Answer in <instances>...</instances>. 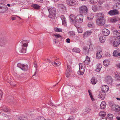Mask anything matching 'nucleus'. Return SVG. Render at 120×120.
Returning a JSON list of instances; mask_svg holds the SVG:
<instances>
[{
  "label": "nucleus",
  "instance_id": "nucleus-1",
  "mask_svg": "<svg viewBox=\"0 0 120 120\" xmlns=\"http://www.w3.org/2000/svg\"><path fill=\"white\" fill-rule=\"evenodd\" d=\"M96 16L98 17L96 22L97 25L100 26L104 25L105 23V20L104 18V15L101 13H97Z\"/></svg>",
  "mask_w": 120,
  "mask_h": 120
},
{
  "label": "nucleus",
  "instance_id": "nucleus-2",
  "mask_svg": "<svg viewBox=\"0 0 120 120\" xmlns=\"http://www.w3.org/2000/svg\"><path fill=\"white\" fill-rule=\"evenodd\" d=\"M49 15V17L52 19H55L56 14V10L54 8L51 7H49L47 8Z\"/></svg>",
  "mask_w": 120,
  "mask_h": 120
},
{
  "label": "nucleus",
  "instance_id": "nucleus-3",
  "mask_svg": "<svg viewBox=\"0 0 120 120\" xmlns=\"http://www.w3.org/2000/svg\"><path fill=\"white\" fill-rule=\"evenodd\" d=\"M79 70L77 72L78 74L79 75H83L84 73L85 69V65L83 64H79Z\"/></svg>",
  "mask_w": 120,
  "mask_h": 120
},
{
  "label": "nucleus",
  "instance_id": "nucleus-4",
  "mask_svg": "<svg viewBox=\"0 0 120 120\" xmlns=\"http://www.w3.org/2000/svg\"><path fill=\"white\" fill-rule=\"evenodd\" d=\"M80 13L84 15L86 14L87 12L88 9L86 6H83L79 8Z\"/></svg>",
  "mask_w": 120,
  "mask_h": 120
},
{
  "label": "nucleus",
  "instance_id": "nucleus-5",
  "mask_svg": "<svg viewBox=\"0 0 120 120\" xmlns=\"http://www.w3.org/2000/svg\"><path fill=\"white\" fill-rule=\"evenodd\" d=\"M7 9V7L6 5L1 4L0 5V13H4Z\"/></svg>",
  "mask_w": 120,
  "mask_h": 120
},
{
  "label": "nucleus",
  "instance_id": "nucleus-6",
  "mask_svg": "<svg viewBox=\"0 0 120 120\" xmlns=\"http://www.w3.org/2000/svg\"><path fill=\"white\" fill-rule=\"evenodd\" d=\"M70 21L71 23H76L77 22V19L75 16L71 14L69 16Z\"/></svg>",
  "mask_w": 120,
  "mask_h": 120
},
{
  "label": "nucleus",
  "instance_id": "nucleus-7",
  "mask_svg": "<svg viewBox=\"0 0 120 120\" xmlns=\"http://www.w3.org/2000/svg\"><path fill=\"white\" fill-rule=\"evenodd\" d=\"M105 81L108 84L111 85L112 83L113 79L111 76H108L105 77Z\"/></svg>",
  "mask_w": 120,
  "mask_h": 120
},
{
  "label": "nucleus",
  "instance_id": "nucleus-8",
  "mask_svg": "<svg viewBox=\"0 0 120 120\" xmlns=\"http://www.w3.org/2000/svg\"><path fill=\"white\" fill-rule=\"evenodd\" d=\"M66 4L70 6H74L76 4V2L74 0H67L66 1Z\"/></svg>",
  "mask_w": 120,
  "mask_h": 120
},
{
  "label": "nucleus",
  "instance_id": "nucleus-9",
  "mask_svg": "<svg viewBox=\"0 0 120 120\" xmlns=\"http://www.w3.org/2000/svg\"><path fill=\"white\" fill-rule=\"evenodd\" d=\"M105 93L104 91H101L99 94L98 95V97L102 100H103L105 98Z\"/></svg>",
  "mask_w": 120,
  "mask_h": 120
},
{
  "label": "nucleus",
  "instance_id": "nucleus-10",
  "mask_svg": "<svg viewBox=\"0 0 120 120\" xmlns=\"http://www.w3.org/2000/svg\"><path fill=\"white\" fill-rule=\"evenodd\" d=\"M119 13L118 11L116 9H114L109 11L108 14L111 15H113L118 14Z\"/></svg>",
  "mask_w": 120,
  "mask_h": 120
},
{
  "label": "nucleus",
  "instance_id": "nucleus-11",
  "mask_svg": "<svg viewBox=\"0 0 120 120\" xmlns=\"http://www.w3.org/2000/svg\"><path fill=\"white\" fill-rule=\"evenodd\" d=\"M76 18L77 21H78V22L79 23H82L83 22V16L82 14H80L77 15Z\"/></svg>",
  "mask_w": 120,
  "mask_h": 120
},
{
  "label": "nucleus",
  "instance_id": "nucleus-12",
  "mask_svg": "<svg viewBox=\"0 0 120 120\" xmlns=\"http://www.w3.org/2000/svg\"><path fill=\"white\" fill-rule=\"evenodd\" d=\"M112 110L116 111H119L120 110V107L118 105H113L112 106Z\"/></svg>",
  "mask_w": 120,
  "mask_h": 120
},
{
  "label": "nucleus",
  "instance_id": "nucleus-13",
  "mask_svg": "<svg viewBox=\"0 0 120 120\" xmlns=\"http://www.w3.org/2000/svg\"><path fill=\"white\" fill-rule=\"evenodd\" d=\"M62 21V24L65 26H67L66 20L64 15H62L60 17Z\"/></svg>",
  "mask_w": 120,
  "mask_h": 120
},
{
  "label": "nucleus",
  "instance_id": "nucleus-14",
  "mask_svg": "<svg viewBox=\"0 0 120 120\" xmlns=\"http://www.w3.org/2000/svg\"><path fill=\"white\" fill-rule=\"evenodd\" d=\"M92 32L91 30H89L85 32L83 34L84 38H86L90 36L92 34Z\"/></svg>",
  "mask_w": 120,
  "mask_h": 120
},
{
  "label": "nucleus",
  "instance_id": "nucleus-15",
  "mask_svg": "<svg viewBox=\"0 0 120 120\" xmlns=\"http://www.w3.org/2000/svg\"><path fill=\"white\" fill-rule=\"evenodd\" d=\"M102 53L101 51L99 50L98 51L96 54V58L98 59L101 58L102 56Z\"/></svg>",
  "mask_w": 120,
  "mask_h": 120
},
{
  "label": "nucleus",
  "instance_id": "nucleus-16",
  "mask_svg": "<svg viewBox=\"0 0 120 120\" xmlns=\"http://www.w3.org/2000/svg\"><path fill=\"white\" fill-rule=\"evenodd\" d=\"M102 91H104L105 93L106 92H107L109 90V86L106 85H104L102 87Z\"/></svg>",
  "mask_w": 120,
  "mask_h": 120
},
{
  "label": "nucleus",
  "instance_id": "nucleus-17",
  "mask_svg": "<svg viewBox=\"0 0 120 120\" xmlns=\"http://www.w3.org/2000/svg\"><path fill=\"white\" fill-rule=\"evenodd\" d=\"M102 33L105 36H107L110 33V31L108 30L105 29L102 31Z\"/></svg>",
  "mask_w": 120,
  "mask_h": 120
},
{
  "label": "nucleus",
  "instance_id": "nucleus-18",
  "mask_svg": "<svg viewBox=\"0 0 120 120\" xmlns=\"http://www.w3.org/2000/svg\"><path fill=\"white\" fill-rule=\"evenodd\" d=\"M70 66L68 65H67L66 71L65 73L66 75V77H68L69 76L70 74Z\"/></svg>",
  "mask_w": 120,
  "mask_h": 120
},
{
  "label": "nucleus",
  "instance_id": "nucleus-19",
  "mask_svg": "<svg viewBox=\"0 0 120 120\" xmlns=\"http://www.w3.org/2000/svg\"><path fill=\"white\" fill-rule=\"evenodd\" d=\"M102 67V65L100 64H98L96 65V71L97 72H100L101 68Z\"/></svg>",
  "mask_w": 120,
  "mask_h": 120
},
{
  "label": "nucleus",
  "instance_id": "nucleus-20",
  "mask_svg": "<svg viewBox=\"0 0 120 120\" xmlns=\"http://www.w3.org/2000/svg\"><path fill=\"white\" fill-rule=\"evenodd\" d=\"M53 36L55 37V38L57 39H59L61 41H63V37L59 34H54L53 35Z\"/></svg>",
  "mask_w": 120,
  "mask_h": 120
},
{
  "label": "nucleus",
  "instance_id": "nucleus-21",
  "mask_svg": "<svg viewBox=\"0 0 120 120\" xmlns=\"http://www.w3.org/2000/svg\"><path fill=\"white\" fill-rule=\"evenodd\" d=\"M94 17V15L92 13H89L87 16V19L89 20H91Z\"/></svg>",
  "mask_w": 120,
  "mask_h": 120
},
{
  "label": "nucleus",
  "instance_id": "nucleus-22",
  "mask_svg": "<svg viewBox=\"0 0 120 120\" xmlns=\"http://www.w3.org/2000/svg\"><path fill=\"white\" fill-rule=\"evenodd\" d=\"M110 62L109 60H105L103 61L104 65L105 66H108L110 64Z\"/></svg>",
  "mask_w": 120,
  "mask_h": 120
},
{
  "label": "nucleus",
  "instance_id": "nucleus-23",
  "mask_svg": "<svg viewBox=\"0 0 120 120\" xmlns=\"http://www.w3.org/2000/svg\"><path fill=\"white\" fill-rule=\"evenodd\" d=\"M27 41V40H26V41L23 40L21 42V44L22 45V47L25 48L27 46L28 42Z\"/></svg>",
  "mask_w": 120,
  "mask_h": 120
},
{
  "label": "nucleus",
  "instance_id": "nucleus-24",
  "mask_svg": "<svg viewBox=\"0 0 120 120\" xmlns=\"http://www.w3.org/2000/svg\"><path fill=\"white\" fill-rule=\"evenodd\" d=\"M58 7L59 8L60 10L61 9L63 10H65L66 7L63 4H60L58 5Z\"/></svg>",
  "mask_w": 120,
  "mask_h": 120
},
{
  "label": "nucleus",
  "instance_id": "nucleus-25",
  "mask_svg": "<svg viewBox=\"0 0 120 120\" xmlns=\"http://www.w3.org/2000/svg\"><path fill=\"white\" fill-rule=\"evenodd\" d=\"M89 49L88 48L86 47H84L83 48V53L86 54H87L89 52Z\"/></svg>",
  "mask_w": 120,
  "mask_h": 120
},
{
  "label": "nucleus",
  "instance_id": "nucleus-26",
  "mask_svg": "<svg viewBox=\"0 0 120 120\" xmlns=\"http://www.w3.org/2000/svg\"><path fill=\"white\" fill-rule=\"evenodd\" d=\"M97 81L96 79L94 77H93L90 80V83L92 84H95L96 83Z\"/></svg>",
  "mask_w": 120,
  "mask_h": 120
},
{
  "label": "nucleus",
  "instance_id": "nucleus-27",
  "mask_svg": "<svg viewBox=\"0 0 120 120\" xmlns=\"http://www.w3.org/2000/svg\"><path fill=\"white\" fill-rule=\"evenodd\" d=\"M28 118L26 116H22L19 117L18 120H27Z\"/></svg>",
  "mask_w": 120,
  "mask_h": 120
},
{
  "label": "nucleus",
  "instance_id": "nucleus-28",
  "mask_svg": "<svg viewBox=\"0 0 120 120\" xmlns=\"http://www.w3.org/2000/svg\"><path fill=\"white\" fill-rule=\"evenodd\" d=\"M72 51L75 52L79 53L80 51V50L79 48L76 47H74L72 49Z\"/></svg>",
  "mask_w": 120,
  "mask_h": 120
},
{
  "label": "nucleus",
  "instance_id": "nucleus-29",
  "mask_svg": "<svg viewBox=\"0 0 120 120\" xmlns=\"http://www.w3.org/2000/svg\"><path fill=\"white\" fill-rule=\"evenodd\" d=\"M51 62L52 64L55 67H57L58 66L60 65L61 64V63L59 61L55 62V61L54 62Z\"/></svg>",
  "mask_w": 120,
  "mask_h": 120
},
{
  "label": "nucleus",
  "instance_id": "nucleus-30",
  "mask_svg": "<svg viewBox=\"0 0 120 120\" xmlns=\"http://www.w3.org/2000/svg\"><path fill=\"white\" fill-rule=\"evenodd\" d=\"M28 66L27 65L22 64L21 69L24 71H25L27 70Z\"/></svg>",
  "mask_w": 120,
  "mask_h": 120
},
{
  "label": "nucleus",
  "instance_id": "nucleus-31",
  "mask_svg": "<svg viewBox=\"0 0 120 120\" xmlns=\"http://www.w3.org/2000/svg\"><path fill=\"white\" fill-rule=\"evenodd\" d=\"M106 106L105 102L103 101L101 103L100 105V108L102 109H104L105 108Z\"/></svg>",
  "mask_w": 120,
  "mask_h": 120
},
{
  "label": "nucleus",
  "instance_id": "nucleus-32",
  "mask_svg": "<svg viewBox=\"0 0 120 120\" xmlns=\"http://www.w3.org/2000/svg\"><path fill=\"white\" fill-rule=\"evenodd\" d=\"M99 40L101 43H103L105 40V38L103 36H102L100 37Z\"/></svg>",
  "mask_w": 120,
  "mask_h": 120
},
{
  "label": "nucleus",
  "instance_id": "nucleus-33",
  "mask_svg": "<svg viewBox=\"0 0 120 120\" xmlns=\"http://www.w3.org/2000/svg\"><path fill=\"white\" fill-rule=\"evenodd\" d=\"M119 44V43L118 42V40H116L113 43V46L116 47L118 46Z\"/></svg>",
  "mask_w": 120,
  "mask_h": 120
},
{
  "label": "nucleus",
  "instance_id": "nucleus-34",
  "mask_svg": "<svg viewBox=\"0 0 120 120\" xmlns=\"http://www.w3.org/2000/svg\"><path fill=\"white\" fill-rule=\"evenodd\" d=\"M75 26L76 27L77 30L78 31V33H81L82 32L83 30L82 29L80 26H77L76 25Z\"/></svg>",
  "mask_w": 120,
  "mask_h": 120
},
{
  "label": "nucleus",
  "instance_id": "nucleus-35",
  "mask_svg": "<svg viewBox=\"0 0 120 120\" xmlns=\"http://www.w3.org/2000/svg\"><path fill=\"white\" fill-rule=\"evenodd\" d=\"M88 92L91 100L93 101H94V99L93 98V96L92 95V93L91 92V90H88Z\"/></svg>",
  "mask_w": 120,
  "mask_h": 120
},
{
  "label": "nucleus",
  "instance_id": "nucleus-36",
  "mask_svg": "<svg viewBox=\"0 0 120 120\" xmlns=\"http://www.w3.org/2000/svg\"><path fill=\"white\" fill-rule=\"evenodd\" d=\"M90 62V58L87 56L85 60L84 61V63L86 64H88Z\"/></svg>",
  "mask_w": 120,
  "mask_h": 120
},
{
  "label": "nucleus",
  "instance_id": "nucleus-37",
  "mask_svg": "<svg viewBox=\"0 0 120 120\" xmlns=\"http://www.w3.org/2000/svg\"><path fill=\"white\" fill-rule=\"evenodd\" d=\"M92 9L93 11L94 12L97 11L98 9L97 6L95 5L92 6Z\"/></svg>",
  "mask_w": 120,
  "mask_h": 120
},
{
  "label": "nucleus",
  "instance_id": "nucleus-38",
  "mask_svg": "<svg viewBox=\"0 0 120 120\" xmlns=\"http://www.w3.org/2000/svg\"><path fill=\"white\" fill-rule=\"evenodd\" d=\"M5 45V43L4 41L3 40L0 39V46L4 47Z\"/></svg>",
  "mask_w": 120,
  "mask_h": 120
},
{
  "label": "nucleus",
  "instance_id": "nucleus-39",
  "mask_svg": "<svg viewBox=\"0 0 120 120\" xmlns=\"http://www.w3.org/2000/svg\"><path fill=\"white\" fill-rule=\"evenodd\" d=\"M99 114L101 116L105 117L106 115V112L104 111H102L99 112Z\"/></svg>",
  "mask_w": 120,
  "mask_h": 120
},
{
  "label": "nucleus",
  "instance_id": "nucleus-40",
  "mask_svg": "<svg viewBox=\"0 0 120 120\" xmlns=\"http://www.w3.org/2000/svg\"><path fill=\"white\" fill-rule=\"evenodd\" d=\"M54 30L56 32H61L62 31V29L56 27L54 28Z\"/></svg>",
  "mask_w": 120,
  "mask_h": 120
},
{
  "label": "nucleus",
  "instance_id": "nucleus-41",
  "mask_svg": "<svg viewBox=\"0 0 120 120\" xmlns=\"http://www.w3.org/2000/svg\"><path fill=\"white\" fill-rule=\"evenodd\" d=\"M118 20L116 18H112L110 19L111 22L112 23H114L116 22Z\"/></svg>",
  "mask_w": 120,
  "mask_h": 120
},
{
  "label": "nucleus",
  "instance_id": "nucleus-42",
  "mask_svg": "<svg viewBox=\"0 0 120 120\" xmlns=\"http://www.w3.org/2000/svg\"><path fill=\"white\" fill-rule=\"evenodd\" d=\"M26 48L22 47V48L20 50V52L22 53H25L26 52Z\"/></svg>",
  "mask_w": 120,
  "mask_h": 120
},
{
  "label": "nucleus",
  "instance_id": "nucleus-43",
  "mask_svg": "<svg viewBox=\"0 0 120 120\" xmlns=\"http://www.w3.org/2000/svg\"><path fill=\"white\" fill-rule=\"evenodd\" d=\"M113 116V115L112 114H109L108 115L107 119H109L110 120H111L112 119Z\"/></svg>",
  "mask_w": 120,
  "mask_h": 120
},
{
  "label": "nucleus",
  "instance_id": "nucleus-44",
  "mask_svg": "<svg viewBox=\"0 0 120 120\" xmlns=\"http://www.w3.org/2000/svg\"><path fill=\"white\" fill-rule=\"evenodd\" d=\"M33 8L35 9H38L40 8V6L37 4H34L33 5Z\"/></svg>",
  "mask_w": 120,
  "mask_h": 120
},
{
  "label": "nucleus",
  "instance_id": "nucleus-45",
  "mask_svg": "<svg viewBox=\"0 0 120 120\" xmlns=\"http://www.w3.org/2000/svg\"><path fill=\"white\" fill-rule=\"evenodd\" d=\"M25 75L23 74H22L20 75H17V77L19 79H22L24 77Z\"/></svg>",
  "mask_w": 120,
  "mask_h": 120
},
{
  "label": "nucleus",
  "instance_id": "nucleus-46",
  "mask_svg": "<svg viewBox=\"0 0 120 120\" xmlns=\"http://www.w3.org/2000/svg\"><path fill=\"white\" fill-rule=\"evenodd\" d=\"M89 2L90 4H94L97 2V0H90Z\"/></svg>",
  "mask_w": 120,
  "mask_h": 120
},
{
  "label": "nucleus",
  "instance_id": "nucleus-47",
  "mask_svg": "<svg viewBox=\"0 0 120 120\" xmlns=\"http://www.w3.org/2000/svg\"><path fill=\"white\" fill-rule=\"evenodd\" d=\"M87 25L89 27H92L93 26V23L92 22H90L88 23Z\"/></svg>",
  "mask_w": 120,
  "mask_h": 120
},
{
  "label": "nucleus",
  "instance_id": "nucleus-48",
  "mask_svg": "<svg viewBox=\"0 0 120 120\" xmlns=\"http://www.w3.org/2000/svg\"><path fill=\"white\" fill-rule=\"evenodd\" d=\"M114 74L115 75V77L116 78V77H118L120 75V73L117 72H114Z\"/></svg>",
  "mask_w": 120,
  "mask_h": 120
},
{
  "label": "nucleus",
  "instance_id": "nucleus-49",
  "mask_svg": "<svg viewBox=\"0 0 120 120\" xmlns=\"http://www.w3.org/2000/svg\"><path fill=\"white\" fill-rule=\"evenodd\" d=\"M70 36H74L75 35V32L73 31H71L68 32Z\"/></svg>",
  "mask_w": 120,
  "mask_h": 120
},
{
  "label": "nucleus",
  "instance_id": "nucleus-50",
  "mask_svg": "<svg viewBox=\"0 0 120 120\" xmlns=\"http://www.w3.org/2000/svg\"><path fill=\"white\" fill-rule=\"evenodd\" d=\"M116 8L118 9L120 8V3L119 2H117L115 4Z\"/></svg>",
  "mask_w": 120,
  "mask_h": 120
},
{
  "label": "nucleus",
  "instance_id": "nucleus-51",
  "mask_svg": "<svg viewBox=\"0 0 120 120\" xmlns=\"http://www.w3.org/2000/svg\"><path fill=\"white\" fill-rule=\"evenodd\" d=\"M91 109L90 108H87L85 109V111L87 112H89L90 111Z\"/></svg>",
  "mask_w": 120,
  "mask_h": 120
},
{
  "label": "nucleus",
  "instance_id": "nucleus-52",
  "mask_svg": "<svg viewBox=\"0 0 120 120\" xmlns=\"http://www.w3.org/2000/svg\"><path fill=\"white\" fill-rule=\"evenodd\" d=\"M38 120H46L45 118L42 116L38 117Z\"/></svg>",
  "mask_w": 120,
  "mask_h": 120
},
{
  "label": "nucleus",
  "instance_id": "nucleus-53",
  "mask_svg": "<svg viewBox=\"0 0 120 120\" xmlns=\"http://www.w3.org/2000/svg\"><path fill=\"white\" fill-rule=\"evenodd\" d=\"M76 109L75 108H72L71 109V112H72L74 113L76 111Z\"/></svg>",
  "mask_w": 120,
  "mask_h": 120
},
{
  "label": "nucleus",
  "instance_id": "nucleus-54",
  "mask_svg": "<svg viewBox=\"0 0 120 120\" xmlns=\"http://www.w3.org/2000/svg\"><path fill=\"white\" fill-rule=\"evenodd\" d=\"M22 65V64L20 63H19L17 64V67H19L21 69Z\"/></svg>",
  "mask_w": 120,
  "mask_h": 120
},
{
  "label": "nucleus",
  "instance_id": "nucleus-55",
  "mask_svg": "<svg viewBox=\"0 0 120 120\" xmlns=\"http://www.w3.org/2000/svg\"><path fill=\"white\" fill-rule=\"evenodd\" d=\"M112 31L113 32V33L115 34H116L118 32V31L116 30H112Z\"/></svg>",
  "mask_w": 120,
  "mask_h": 120
},
{
  "label": "nucleus",
  "instance_id": "nucleus-56",
  "mask_svg": "<svg viewBox=\"0 0 120 120\" xmlns=\"http://www.w3.org/2000/svg\"><path fill=\"white\" fill-rule=\"evenodd\" d=\"M57 39H56L55 38L53 39V41L54 42V44H55L57 43Z\"/></svg>",
  "mask_w": 120,
  "mask_h": 120
},
{
  "label": "nucleus",
  "instance_id": "nucleus-57",
  "mask_svg": "<svg viewBox=\"0 0 120 120\" xmlns=\"http://www.w3.org/2000/svg\"><path fill=\"white\" fill-rule=\"evenodd\" d=\"M116 34L117 37H120V32H118Z\"/></svg>",
  "mask_w": 120,
  "mask_h": 120
},
{
  "label": "nucleus",
  "instance_id": "nucleus-58",
  "mask_svg": "<svg viewBox=\"0 0 120 120\" xmlns=\"http://www.w3.org/2000/svg\"><path fill=\"white\" fill-rule=\"evenodd\" d=\"M66 42L67 43H69L70 42V40L69 38H67L66 39Z\"/></svg>",
  "mask_w": 120,
  "mask_h": 120
},
{
  "label": "nucleus",
  "instance_id": "nucleus-59",
  "mask_svg": "<svg viewBox=\"0 0 120 120\" xmlns=\"http://www.w3.org/2000/svg\"><path fill=\"white\" fill-rule=\"evenodd\" d=\"M2 91L0 90V98L2 97Z\"/></svg>",
  "mask_w": 120,
  "mask_h": 120
},
{
  "label": "nucleus",
  "instance_id": "nucleus-60",
  "mask_svg": "<svg viewBox=\"0 0 120 120\" xmlns=\"http://www.w3.org/2000/svg\"><path fill=\"white\" fill-rule=\"evenodd\" d=\"M36 1L38 2H39L41 3L43 1V0H35Z\"/></svg>",
  "mask_w": 120,
  "mask_h": 120
},
{
  "label": "nucleus",
  "instance_id": "nucleus-61",
  "mask_svg": "<svg viewBox=\"0 0 120 120\" xmlns=\"http://www.w3.org/2000/svg\"><path fill=\"white\" fill-rule=\"evenodd\" d=\"M116 66L117 67L120 69V63L118 64Z\"/></svg>",
  "mask_w": 120,
  "mask_h": 120
},
{
  "label": "nucleus",
  "instance_id": "nucleus-62",
  "mask_svg": "<svg viewBox=\"0 0 120 120\" xmlns=\"http://www.w3.org/2000/svg\"><path fill=\"white\" fill-rule=\"evenodd\" d=\"M92 46V45L91 44H90L89 45V46L90 49H91V47Z\"/></svg>",
  "mask_w": 120,
  "mask_h": 120
},
{
  "label": "nucleus",
  "instance_id": "nucleus-63",
  "mask_svg": "<svg viewBox=\"0 0 120 120\" xmlns=\"http://www.w3.org/2000/svg\"><path fill=\"white\" fill-rule=\"evenodd\" d=\"M116 119L118 120H120V117L117 116L116 117Z\"/></svg>",
  "mask_w": 120,
  "mask_h": 120
},
{
  "label": "nucleus",
  "instance_id": "nucleus-64",
  "mask_svg": "<svg viewBox=\"0 0 120 120\" xmlns=\"http://www.w3.org/2000/svg\"><path fill=\"white\" fill-rule=\"evenodd\" d=\"M72 119L71 118V117H69L67 120H72Z\"/></svg>",
  "mask_w": 120,
  "mask_h": 120
}]
</instances>
